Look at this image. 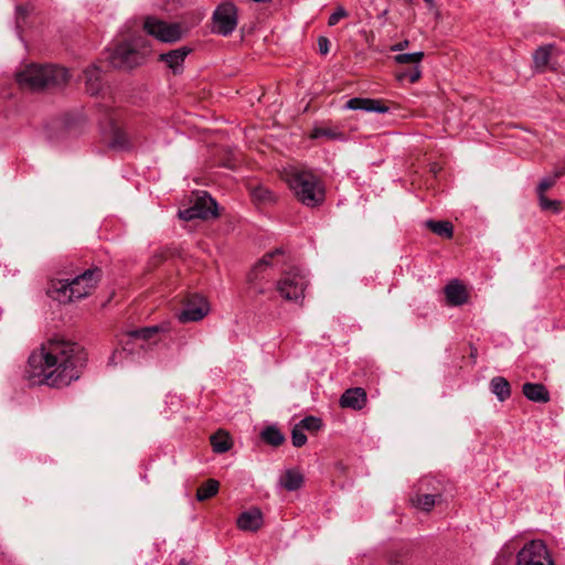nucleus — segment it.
<instances>
[{"instance_id": "1", "label": "nucleus", "mask_w": 565, "mask_h": 565, "mask_svg": "<svg viewBox=\"0 0 565 565\" xmlns=\"http://www.w3.org/2000/svg\"><path fill=\"white\" fill-rule=\"evenodd\" d=\"M86 360L87 354L82 345L56 337L30 355L29 377L40 384L64 387L79 379Z\"/></svg>"}, {"instance_id": "2", "label": "nucleus", "mask_w": 565, "mask_h": 565, "mask_svg": "<svg viewBox=\"0 0 565 565\" xmlns=\"http://www.w3.org/2000/svg\"><path fill=\"white\" fill-rule=\"evenodd\" d=\"M102 277L98 267L89 268L73 279H57L51 282L49 292L60 302H71L87 297Z\"/></svg>"}, {"instance_id": "3", "label": "nucleus", "mask_w": 565, "mask_h": 565, "mask_svg": "<svg viewBox=\"0 0 565 565\" xmlns=\"http://www.w3.org/2000/svg\"><path fill=\"white\" fill-rule=\"evenodd\" d=\"M285 180L303 205L316 207L324 201V189L311 171L290 167L285 171Z\"/></svg>"}, {"instance_id": "4", "label": "nucleus", "mask_w": 565, "mask_h": 565, "mask_svg": "<svg viewBox=\"0 0 565 565\" xmlns=\"http://www.w3.org/2000/svg\"><path fill=\"white\" fill-rule=\"evenodd\" d=\"M68 77V72L64 67L38 64L26 66L25 70L17 75L20 85L32 89L57 87L64 85Z\"/></svg>"}, {"instance_id": "5", "label": "nucleus", "mask_w": 565, "mask_h": 565, "mask_svg": "<svg viewBox=\"0 0 565 565\" xmlns=\"http://www.w3.org/2000/svg\"><path fill=\"white\" fill-rule=\"evenodd\" d=\"M309 285L307 274L300 268L292 267L285 271L277 281L276 289L286 301L302 303L305 291Z\"/></svg>"}, {"instance_id": "6", "label": "nucleus", "mask_w": 565, "mask_h": 565, "mask_svg": "<svg viewBox=\"0 0 565 565\" xmlns=\"http://www.w3.org/2000/svg\"><path fill=\"white\" fill-rule=\"evenodd\" d=\"M441 498L443 487L439 481L425 477L419 480L416 491L411 495V502L416 509L429 512L441 502Z\"/></svg>"}, {"instance_id": "7", "label": "nucleus", "mask_w": 565, "mask_h": 565, "mask_svg": "<svg viewBox=\"0 0 565 565\" xmlns=\"http://www.w3.org/2000/svg\"><path fill=\"white\" fill-rule=\"evenodd\" d=\"M106 60L115 68L130 70L143 62L145 54L136 50L130 43L122 42L108 51Z\"/></svg>"}, {"instance_id": "8", "label": "nucleus", "mask_w": 565, "mask_h": 565, "mask_svg": "<svg viewBox=\"0 0 565 565\" xmlns=\"http://www.w3.org/2000/svg\"><path fill=\"white\" fill-rule=\"evenodd\" d=\"M515 565H554V562L545 543L532 540L519 551Z\"/></svg>"}, {"instance_id": "9", "label": "nucleus", "mask_w": 565, "mask_h": 565, "mask_svg": "<svg viewBox=\"0 0 565 565\" xmlns=\"http://www.w3.org/2000/svg\"><path fill=\"white\" fill-rule=\"evenodd\" d=\"M213 32L227 36L237 26V8L233 2L226 1L216 7L213 12Z\"/></svg>"}, {"instance_id": "10", "label": "nucleus", "mask_w": 565, "mask_h": 565, "mask_svg": "<svg viewBox=\"0 0 565 565\" xmlns=\"http://www.w3.org/2000/svg\"><path fill=\"white\" fill-rule=\"evenodd\" d=\"M217 204L206 192L198 193L193 204L179 211L180 218L184 221L207 220L217 215Z\"/></svg>"}, {"instance_id": "11", "label": "nucleus", "mask_w": 565, "mask_h": 565, "mask_svg": "<svg viewBox=\"0 0 565 565\" xmlns=\"http://www.w3.org/2000/svg\"><path fill=\"white\" fill-rule=\"evenodd\" d=\"M143 30L147 34L161 42H177L181 39V28L177 23H169L156 17H147L143 21Z\"/></svg>"}, {"instance_id": "12", "label": "nucleus", "mask_w": 565, "mask_h": 565, "mask_svg": "<svg viewBox=\"0 0 565 565\" xmlns=\"http://www.w3.org/2000/svg\"><path fill=\"white\" fill-rule=\"evenodd\" d=\"M281 253V249L267 253L257 264H255L247 277L248 288L250 291L256 295H264L269 289L266 270L271 266L274 256Z\"/></svg>"}, {"instance_id": "13", "label": "nucleus", "mask_w": 565, "mask_h": 565, "mask_svg": "<svg viewBox=\"0 0 565 565\" xmlns=\"http://www.w3.org/2000/svg\"><path fill=\"white\" fill-rule=\"evenodd\" d=\"M209 312V303L203 297H195L188 301L182 311L178 313L180 322H196L202 320Z\"/></svg>"}, {"instance_id": "14", "label": "nucleus", "mask_w": 565, "mask_h": 565, "mask_svg": "<svg viewBox=\"0 0 565 565\" xmlns=\"http://www.w3.org/2000/svg\"><path fill=\"white\" fill-rule=\"evenodd\" d=\"M105 137L108 140V145L114 150H129L132 148V143L128 138L127 134L116 125L114 118H109L108 128L104 131Z\"/></svg>"}, {"instance_id": "15", "label": "nucleus", "mask_w": 565, "mask_h": 565, "mask_svg": "<svg viewBox=\"0 0 565 565\" xmlns=\"http://www.w3.org/2000/svg\"><path fill=\"white\" fill-rule=\"evenodd\" d=\"M347 109L352 110H364L367 113H379V114H385L388 111V107L383 104L380 99H373V98H360L354 97L347 102L345 104Z\"/></svg>"}, {"instance_id": "16", "label": "nucleus", "mask_w": 565, "mask_h": 565, "mask_svg": "<svg viewBox=\"0 0 565 565\" xmlns=\"http://www.w3.org/2000/svg\"><path fill=\"white\" fill-rule=\"evenodd\" d=\"M190 52L191 50L189 47L182 46L160 54L159 60L166 63L174 74H179L182 72L184 60Z\"/></svg>"}, {"instance_id": "17", "label": "nucleus", "mask_w": 565, "mask_h": 565, "mask_svg": "<svg viewBox=\"0 0 565 565\" xmlns=\"http://www.w3.org/2000/svg\"><path fill=\"white\" fill-rule=\"evenodd\" d=\"M263 525V514L258 509L244 511L237 518V526L243 531L255 532Z\"/></svg>"}, {"instance_id": "18", "label": "nucleus", "mask_w": 565, "mask_h": 565, "mask_svg": "<svg viewBox=\"0 0 565 565\" xmlns=\"http://www.w3.org/2000/svg\"><path fill=\"white\" fill-rule=\"evenodd\" d=\"M365 403L366 393L361 387L347 390L340 398V405L345 408L362 409Z\"/></svg>"}, {"instance_id": "19", "label": "nucleus", "mask_w": 565, "mask_h": 565, "mask_svg": "<svg viewBox=\"0 0 565 565\" xmlns=\"http://www.w3.org/2000/svg\"><path fill=\"white\" fill-rule=\"evenodd\" d=\"M445 296L450 306H461L466 303L468 299L465 286L458 280L450 281L446 285Z\"/></svg>"}, {"instance_id": "20", "label": "nucleus", "mask_w": 565, "mask_h": 565, "mask_svg": "<svg viewBox=\"0 0 565 565\" xmlns=\"http://www.w3.org/2000/svg\"><path fill=\"white\" fill-rule=\"evenodd\" d=\"M84 81L87 93L97 95L103 88L102 71L97 65H92L84 71Z\"/></svg>"}, {"instance_id": "21", "label": "nucleus", "mask_w": 565, "mask_h": 565, "mask_svg": "<svg viewBox=\"0 0 565 565\" xmlns=\"http://www.w3.org/2000/svg\"><path fill=\"white\" fill-rule=\"evenodd\" d=\"M522 392L524 396L535 403H546L550 401V393L541 383H525Z\"/></svg>"}, {"instance_id": "22", "label": "nucleus", "mask_w": 565, "mask_h": 565, "mask_svg": "<svg viewBox=\"0 0 565 565\" xmlns=\"http://www.w3.org/2000/svg\"><path fill=\"white\" fill-rule=\"evenodd\" d=\"M490 391L500 402H504L511 396V385L503 376H494L490 381Z\"/></svg>"}, {"instance_id": "23", "label": "nucleus", "mask_w": 565, "mask_h": 565, "mask_svg": "<svg viewBox=\"0 0 565 565\" xmlns=\"http://www.w3.org/2000/svg\"><path fill=\"white\" fill-rule=\"evenodd\" d=\"M411 558L412 548L408 545H402L393 548L387 555L390 565H409Z\"/></svg>"}, {"instance_id": "24", "label": "nucleus", "mask_w": 565, "mask_h": 565, "mask_svg": "<svg viewBox=\"0 0 565 565\" xmlns=\"http://www.w3.org/2000/svg\"><path fill=\"white\" fill-rule=\"evenodd\" d=\"M303 476L295 469L287 470L280 478V484L288 491H296L301 488Z\"/></svg>"}, {"instance_id": "25", "label": "nucleus", "mask_w": 565, "mask_h": 565, "mask_svg": "<svg viewBox=\"0 0 565 565\" xmlns=\"http://www.w3.org/2000/svg\"><path fill=\"white\" fill-rule=\"evenodd\" d=\"M554 50V44L542 45L535 50L533 53V62L537 70H544L547 66Z\"/></svg>"}, {"instance_id": "26", "label": "nucleus", "mask_w": 565, "mask_h": 565, "mask_svg": "<svg viewBox=\"0 0 565 565\" xmlns=\"http://www.w3.org/2000/svg\"><path fill=\"white\" fill-rule=\"evenodd\" d=\"M162 330H163V328L160 326L143 327V328L130 330L127 333V337L129 338V340L136 339V340L147 341V340L153 339V337Z\"/></svg>"}, {"instance_id": "27", "label": "nucleus", "mask_w": 565, "mask_h": 565, "mask_svg": "<svg viewBox=\"0 0 565 565\" xmlns=\"http://www.w3.org/2000/svg\"><path fill=\"white\" fill-rule=\"evenodd\" d=\"M426 226L434 232L435 234L445 237L451 238L454 234L452 224L448 221H433L429 220L426 222Z\"/></svg>"}, {"instance_id": "28", "label": "nucleus", "mask_w": 565, "mask_h": 565, "mask_svg": "<svg viewBox=\"0 0 565 565\" xmlns=\"http://www.w3.org/2000/svg\"><path fill=\"white\" fill-rule=\"evenodd\" d=\"M220 483L215 479H209L203 483L196 491V499L199 501H205L214 497L218 491Z\"/></svg>"}, {"instance_id": "29", "label": "nucleus", "mask_w": 565, "mask_h": 565, "mask_svg": "<svg viewBox=\"0 0 565 565\" xmlns=\"http://www.w3.org/2000/svg\"><path fill=\"white\" fill-rule=\"evenodd\" d=\"M262 438L264 441L271 446H280L285 441V436L275 426H268L262 431Z\"/></svg>"}, {"instance_id": "30", "label": "nucleus", "mask_w": 565, "mask_h": 565, "mask_svg": "<svg viewBox=\"0 0 565 565\" xmlns=\"http://www.w3.org/2000/svg\"><path fill=\"white\" fill-rule=\"evenodd\" d=\"M211 445L217 454L226 452L232 446L228 435L221 431L211 436Z\"/></svg>"}, {"instance_id": "31", "label": "nucleus", "mask_w": 565, "mask_h": 565, "mask_svg": "<svg viewBox=\"0 0 565 565\" xmlns=\"http://www.w3.org/2000/svg\"><path fill=\"white\" fill-rule=\"evenodd\" d=\"M424 58L423 52H415V53H402L394 56V61L397 64L404 65L408 64L412 67L413 66H419V63Z\"/></svg>"}, {"instance_id": "32", "label": "nucleus", "mask_w": 565, "mask_h": 565, "mask_svg": "<svg viewBox=\"0 0 565 565\" xmlns=\"http://www.w3.org/2000/svg\"><path fill=\"white\" fill-rule=\"evenodd\" d=\"M422 72L419 66H413L408 70L396 73V79L398 82L415 83L420 78Z\"/></svg>"}, {"instance_id": "33", "label": "nucleus", "mask_w": 565, "mask_h": 565, "mask_svg": "<svg viewBox=\"0 0 565 565\" xmlns=\"http://www.w3.org/2000/svg\"><path fill=\"white\" fill-rule=\"evenodd\" d=\"M563 174V172H556L553 175L543 178L536 189L537 196L545 195V192L551 189L555 184L556 180Z\"/></svg>"}, {"instance_id": "34", "label": "nucleus", "mask_w": 565, "mask_h": 565, "mask_svg": "<svg viewBox=\"0 0 565 565\" xmlns=\"http://www.w3.org/2000/svg\"><path fill=\"white\" fill-rule=\"evenodd\" d=\"M298 424L302 429L311 433H316L320 430L322 427V420L316 416H307L303 419H301Z\"/></svg>"}, {"instance_id": "35", "label": "nucleus", "mask_w": 565, "mask_h": 565, "mask_svg": "<svg viewBox=\"0 0 565 565\" xmlns=\"http://www.w3.org/2000/svg\"><path fill=\"white\" fill-rule=\"evenodd\" d=\"M539 205L543 211H552L554 214L561 213V202L558 200H550L545 195L539 196Z\"/></svg>"}, {"instance_id": "36", "label": "nucleus", "mask_w": 565, "mask_h": 565, "mask_svg": "<svg viewBox=\"0 0 565 565\" xmlns=\"http://www.w3.org/2000/svg\"><path fill=\"white\" fill-rule=\"evenodd\" d=\"M310 136L312 139H318L321 137H326L328 139H338L342 136V134L337 132L331 128L317 127L312 130Z\"/></svg>"}, {"instance_id": "37", "label": "nucleus", "mask_w": 565, "mask_h": 565, "mask_svg": "<svg viewBox=\"0 0 565 565\" xmlns=\"http://www.w3.org/2000/svg\"><path fill=\"white\" fill-rule=\"evenodd\" d=\"M291 443L295 447H302L307 443L305 429L297 423L291 430Z\"/></svg>"}, {"instance_id": "38", "label": "nucleus", "mask_w": 565, "mask_h": 565, "mask_svg": "<svg viewBox=\"0 0 565 565\" xmlns=\"http://www.w3.org/2000/svg\"><path fill=\"white\" fill-rule=\"evenodd\" d=\"M255 201L267 202L273 200V193L265 188L258 186L252 191Z\"/></svg>"}, {"instance_id": "39", "label": "nucleus", "mask_w": 565, "mask_h": 565, "mask_svg": "<svg viewBox=\"0 0 565 565\" xmlns=\"http://www.w3.org/2000/svg\"><path fill=\"white\" fill-rule=\"evenodd\" d=\"M345 17H348V11L343 7H338L335 11L329 17L328 25L333 26Z\"/></svg>"}, {"instance_id": "40", "label": "nucleus", "mask_w": 565, "mask_h": 565, "mask_svg": "<svg viewBox=\"0 0 565 565\" xmlns=\"http://www.w3.org/2000/svg\"><path fill=\"white\" fill-rule=\"evenodd\" d=\"M318 46H319V52L322 55H326L329 52L330 41L327 38H324V36H320L318 39Z\"/></svg>"}, {"instance_id": "41", "label": "nucleus", "mask_w": 565, "mask_h": 565, "mask_svg": "<svg viewBox=\"0 0 565 565\" xmlns=\"http://www.w3.org/2000/svg\"><path fill=\"white\" fill-rule=\"evenodd\" d=\"M128 345H129V341H127V342L124 344V347H122V350H121V351H117V350H116V351L113 353V355L110 356V359H109V364H114V365H115V364H117V361H116L117 355H121V353H122V352H126V351L130 350V349L128 348Z\"/></svg>"}, {"instance_id": "42", "label": "nucleus", "mask_w": 565, "mask_h": 565, "mask_svg": "<svg viewBox=\"0 0 565 565\" xmlns=\"http://www.w3.org/2000/svg\"><path fill=\"white\" fill-rule=\"evenodd\" d=\"M409 42L407 40L399 42L391 47L392 51L397 52L406 49L408 46Z\"/></svg>"}, {"instance_id": "43", "label": "nucleus", "mask_w": 565, "mask_h": 565, "mask_svg": "<svg viewBox=\"0 0 565 565\" xmlns=\"http://www.w3.org/2000/svg\"><path fill=\"white\" fill-rule=\"evenodd\" d=\"M18 14L25 15L28 13L26 9L22 6L17 7Z\"/></svg>"}, {"instance_id": "44", "label": "nucleus", "mask_w": 565, "mask_h": 565, "mask_svg": "<svg viewBox=\"0 0 565 565\" xmlns=\"http://www.w3.org/2000/svg\"><path fill=\"white\" fill-rule=\"evenodd\" d=\"M179 565H188V563L184 559H181Z\"/></svg>"}, {"instance_id": "45", "label": "nucleus", "mask_w": 565, "mask_h": 565, "mask_svg": "<svg viewBox=\"0 0 565 565\" xmlns=\"http://www.w3.org/2000/svg\"><path fill=\"white\" fill-rule=\"evenodd\" d=\"M424 1L427 2V3H430L433 0H424Z\"/></svg>"}]
</instances>
